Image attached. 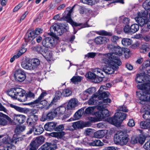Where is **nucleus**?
Segmentation results:
<instances>
[{
	"mask_svg": "<svg viewBox=\"0 0 150 150\" xmlns=\"http://www.w3.org/2000/svg\"><path fill=\"white\" fill-rule=\"evenodd\" d=\"M109 121L111 124L115 125L121 123L120 121H119L117 117L115 116V113L113 117L110 119Z\"/></svg>",
	"mask_w": 150,
	"mask_h": 150,
	"instance_id": "nucleus-33",
	"label": "nucleus"
},
{
	"mask_svg": "<svg viewBox=\"0 0 150 150\" xmlns=\"http://www.w3.org/2000/svg\"><path fill=\"white\" fill-rule=\"evenodd\" d=\"M95 108V107H89L86 109L85 112L86 114H92Z\"/></svg>",
	"mask_w": 150,
	"mask_h": 150,
	"instance_id": "nucleus-51",
	"label": "nucleus"
},
{
	"mask_svg": "<svg viewBox=\"0 0 150 150\" xmlns=\"http://www.w3.org/2000/svg\"><path fill=\"white\" fill-rule=\"evenodd\" d=\"M56 123L54 122H51L46 123L44 126V128L47 131H51L55 128Z\"/></svg>",
	"mask_w": 150,
	"mask_h": 150,
	"instance_id": "nucleus-24",
	"label": "nucleus"
},
{
	"mask_svg": "<svg viewBox=\"0 0 150 150\" xmlns=\"http://www.w3.org/2000/svg\"><path fill=\"white\" fill-rule=\"evenodd\" d=\"M84 112V109L81 108L78 110L74 114V117L79 118L81 117Z\"/></svg>",
	"mask_w": 150,
	"mask_h": 150,
	"instance_id": "nucleus-48",
	"label": "nucleus"
},
{
	"mask_svg": "<svg viewBox=\"0 0 150 150\" xmlns=\"http://www.w3.org/2000/svg\"><path fill=\"white\" fill-rule=\"evenodd\" d=\"M149 79L146 74L142 73L137 74L135 80L136 83H141L149 80Z\"/></svg>",
	"mask_w": 150,
	"mask_h": 150,
	"instance_id": "nucleus-14",
	"label": "nucleus"
},
{
	"mask_svg": "<svg viewBox=\"0 0 150 150\" xmlns=\"http://www.w3.org/2000/svg\"><path fill=\"white\" fill-rule=\"evenodd\" d=\"M115 116L117 117L119 121L121 123L122 121L126 118L127 114L122 112H117L115 113Z\"/></svg>",
	"mask_w": 150,
	"mask_h": 150,
	"instance_id": "nucleus-29",
	"label": "nucleus"
},
{
	"mask_svg": "<svg viewBox=\"0 0 150 150\" xmlns=\"http://www.w3.org/2000/svg\"><path fill=\"white\" fill-rule=\"evenodd\" d=\"M140 48L143 50V52L145 53L149 51V45L148 43H144L141 45V47Z\"/></svg>",
	"mask_w": 150,
	"mask_h": 150,
	"instance_id": "nucleus-39",
	"label": "nucleus"
},
{
	"mask_svg": "<svg viewBox=\"0 0 150 150\" xmlns=\"http://www.w3.org/2000/svg\"><path fill=\"white\" fill-rule=\"evenodd\" d=\"M44 131V129L41 125L37 126L35 131V134L37 135L42 134Z\"/></svg>",
	"mask_w": 150,
	"mask_h": 150,
	"instance_id": "nucleus-43",
	"label": "nucleus"
},
{
	"mask_svg": "<svg viewBox=\"0 0 150 150\" xmlns=\"http://www.w3.org/2000/svg\"><path fill=\"white\" fill-rule=\"evenodd\" d=\"M87 78L93 80H94L95 81L97 82H98L97 79V77L96 76V75L95 73H93L91 72H89L87 73L85 75Z\"/></svg>",
	"mask_w": 150,
	"mask_h": 150,
	"instance_id": "nucleus-32",
	"label": "nucleus"
},
{
	"mask_svg": "<svg viewBox=\"0 0 150 150\" xmlns=\"http://www.w3.org/2000/svg\"><path fill=\"white\" fill-rule=\"evenodd\" d=\"M37 104H42V105H43V107H45L48 105V106L46 107V109H49V108L51 106H49V104H50L47 101L45 100H41L40 102V103H38Z\"/></svg>",
	"mask_w": 150,
	"mask_h": 150,
	"instance_id": "nucleus-55",
	"label": "nucleus"
},
{
	"mask_svg": "<svg viewBox=\"0 0 150 150\" xmlns=\"http://www.w3.org/2000/svg\"><path fill=\"white\" fill-rule=\"evenodd\" d=\"M44 137L42 136H40L37 137L34 141L32 142H34V144L37 146V144L39 146L42 144L44 142Z\"/></svg>",
	"mask_w": 150,
	"mask_h": 150,
	"instance_id": "nucleus-28",
	"label": "nucleus"
},
{
	"mask_svg": "<svg viewBox=\"0 0 150 150\" xmlns=\"http://www.w3.org/2000/svg\"><path fill=\"white\" fill-rule=\"evenodd\" d=\"M17 93L16 97L17 99L20 101L23 102L27 101V98L25 96V92L21 88H18L17 91Z\"/></svg>",
	"mask_w": 150,
	"mask_h": 150,
	"instance_id": "nucleus-12",
	"label": "nucleus"
},
{
	"mask_svg": "<svg viewBox=\"0 0 150 150\" xmlns=\"http://www.w3.org/2000/svg\"><path fill=\"white\" fill-rule=\"evenodd\" d=\"M123 52L124 53L125 57L126 58H127L130 56V50L129 49L124 48Z\"/></svg>",
	"mask_w": 150,
	"mask_h": 150,
	"instance_id": "nucleus-57",
	"label": "nucleus"
},
{
	"mask_svg": "<svg viewBox=\"0 0 150 150\" xmlns=\"http://www.w3.org/2000/svg\"><path fill=\"white\" fill-rule=\"evenodd\" d=\"M25 128L24 126H20L17 127L15 129V132L17 134H19L21 132L23 131Z\"/></svg>",
	"mask_w": 150,
	"mask_h": 150,
	"instance_id": "nucleus-49",
	"label": "nucleus"
},
{
	"mask_svg": "<svg viewBox=\"0 0 150 150\" xmlns=\"http://www.w3.org/2000/svg\"><path fill=\"white\" fill-rule=\"evenodd\" d=\"M35 36L33 32H31L26 35L25 40L27 42H32V43L33 44V40L35 39Z\"/></svg>",
	"mask_w": 150,
	"mask_h": 150,
	"instance_id": "nucleus-25",
	"label": "nucleus"
},
{
	"mask_svg": "<svg viewBox=\"0 0 150 150\" xmlns=\"http://www.w3.org/2000/svg\"><path fill=\"white\" fill-rule=\"evenodd\" d=\"M14 77L16 81L22 82L25 79L26 75L22 69H19L14 71Z\"/></svg>",
	"mask_w": 150,
	"mask_h": 150,
	"instance_id": "nucleus-8",
	"label": "nucleus"
},
{
	"mask_svg": "<svg viewBox=\"0 0 150 150\" xmlns=\"http://www.w3.org/2000/svg\"><path fill=\"white\" fill-rule=\"evenodd\" d=\"M129 140V135L125 131H122L118 133L117 136L114 139L115 143L121 145L126 144Z\"/></svg>",
	"mask_w": 150,
	"mask_h": 150,
	"instance_id": "nucleus-4",
	"label": "nucleus"
},
{
	"mask_svg": "<svg viewBox=\"0 0 150 150\" xmlns=\"http://www.w3.org/2000/svg\"><path fill=\"white\" fill-rule=\"evenodd\" d=\"M47 94V93L45 91L42 92L38 98L36 100L33 102V103L34 104H37V103H40L41 100H42L44 97Z\"/></svg>",
	"mask_w": 150,
	"mask_h": 150,
	"instance_id": "nucleus-34",
	"label": "nucleus"
},
{
	"mask_svg": "<svg viewBox=\"0 0 150 150\" xmlns=\"http://www.w3.org/2000/svg\"><path fill=\"white\" fill-rule=\"evenodd\" d=\"M95 115L98 121H100L104 119L101 111L96 112L95 114Z\"/></svg>",
	"mask_w": 150,
	"mask_h": 150,
	"instance_id": "nucleus-52",
	"label": "nucleus"
},
{
	"mask_svg": "<svg viewBox=\"0 0 150 150\" xmlns=\"http://www.w3.org/2000/svg\"><path fill=\"white\" fill-rule=\"evenodd\" d=\"M10 106L11 108H14L16 110L19 112L23 113L25 111L24 108L16 106L13 104H10Z\"/></svg>",
	"mask_w": 150,
	"mask_h": 150,
	"instance_id": "nucleus-41",
	"label": "nucleus"
},
{
	"mask_svg": "<svg viewBox=\"0 0 150 150\" xmlns=\"http://www.w3.org/2000/svg\"><path fill=\"white\" fill-rule=\"evenodd\" d=\"M43 150H55L57 149L56 145L51 143H46L40 147Z\"/></svg>",
	"mask_w": 150,
	"mask_h": 150,
	"instance_id": "nucleus-20",
	"label": "nucleus"
},
{
	"mask_svg": "<svg viewBox=\"0 0 150 150\" xmlns=\"http://www.w3.org/2000/svg\"><path fill=\"white\" fill-rule=\"evenodd\" d=\"M59 41V38L57 36L49 37L44 38L42 42V44L45 47L52 48Z\"/></svg>",
	"mask_w": 150,
	"mask_h": 150,
	"instance_id": "nucleus-5",
	"label": "nucleus"
},
{
	"mask_svg": "<svg viewBox=\"0 0 150 150\" xmlns=\"http://www.w3.org/2000/svg\"><path fill=\"white\" fill-rule=\"evenodd\" d=\"M102 101H100L98 102V103L100 104H103L102 105H99L98 107V109L99 110H102V109H104L106 107H107L108 105V104H106V103H110L111 100L110 99L108 98H106L105 99H102Z\"/></svg>",
	"mask_w": 150,
	"mask_h": 150,
	"instance_id": "nucleus-17",
	"label": "nucleus"
},
{
	"mask_svg": "<svg viewBox=\"0 0 150 150\" xmlns=\"http://www.w3.org/2000/svg\"><path fill=\"white\" fill-rule=\"evenodd\" d=\"M114 55L112 53H108L104 54L103 58L101 60L102 63L110 65L112 64L115 63L118 66H120L121 64V62L117 58H113Z\"/></svg>",
	"mask_w": 150,
	"mask_h": 150,
	"instance_id": "nucleus-3",
	"label": "nucleus"
},
{
	"mask_svg": "<svg viewBox=\"0 0 150 150\" xmlns=\"http://www.w3.org/2000/svg\"><path fill=\"white\" fill-rule=\"evenodd\" d=\"M103 72H104V71L102 68V69L99 68L96 69L94 70V72L95 73V74L96 75V76L97 77V79L98 82L102 81V78L104 77Z\"/></svg>",
	"mask_w": 150,
	"mask_h": 150,
	"instance_id": "nucleus-16",
	"label": "nucleus"
},
{
	"mask_svg": "<svg viewBox=\"0 0 150 150\" xmlns=\"http://www.w3.org/2000/svg\"><path fill=\"white\" fill-rule=\"evenodd\" d=\"M12 118L14 121L20 124L23 123L26 119V117L25 115L15 114H13Z\"/></svg>",
	"mask_w": 150,
	"mask_h": 150,
	"instance_id": "nucleus-13",
	"label": "nucleus"
},
{
	"mask_svg": "<svg viewBox=\"0 0 150 150\" xmlns=\"http://www.w3.org/2000/svg\"><path fill=\"white\" fill-rule=\"evenodd\" d=\"M110 65L102 66L101 67L104 72L108 74H112L114 70H116L118 69V66L115 63L112 64Z\"/></svg>",
	"mask_w": 150,
	"mask_h": 150,
	"instance_id": "nucleus-10",
	"label": "nucleus"
},
{
	"mask_svg": "<svg viewBox=\"0 0 150 150\" xmlns=\"http://www.w3.org/2000/svg\"><path fill=\"white\" fill-rule=\"evenodd\" d=\"M78 101L75 98H72L68 102L66 107L67 111L62 118L64 120L68 118L72 114V110H74L76 107L78 105Z\"/></svg>",
	"mask_w": 150,
	"mask_h": 150,
	"instance_id": "nucleus-2",
	"label": "nucleus"
},
{
	"mask_svg": "<svg viewBox=\"0 0 150 150\" xmlns=\"http://www.w3.org/2000/svg\"><path fill=\"white\" fill-rule=\"evenodd\" d=\"M72 126L75 129L81 128L82 127V122L79 121L76 122L74 123Z\"/></svg>",
	"mask_w": 150,
	"mask_h": 150,
	"instance_id": "nucleus-50",
	"label": "nucleus"
},
{
	"mask_svg": "<svg viewBox=\"0 0 150 150\" xmlns=\"http://www.w3.org/2000/svg\"><path fill=\"white\" fill-rule=\"evenodd\" d=\"M56 116L54 110L53 111H50L47 115L45 120H52Z\"/></svg>",
	"mask_w": 150,
	"mask_h": 150,
	"instance_id": "nucleus-30",
	"label": "nucleus"
},
{
	"mask_svg": "<svg viewBox=\"0 0 150 150\" xmlns=\"http://www.w3.org/2000/svg\"><path fill=\"white\" fill-rule=\"evenodd\" d=\"M143 7L146 10H150V0H146L143 4Z\"/></svg>",
	"mask_w": 150,
	"mask_h": 150,
	"instance_id": "nucleus-46",
	"label": "nucleus"
},
{
	"mask_svg": "<svg viewBox=\"0 0 150 150\" xmlns=\"http://www.w3.org/2000/svg\"><path fill=\"white\" fill-rule=\"evenodd\" d=\"M97 53L95 52H89L85 54V58L86 59L89 58H93L96 55Z\"/></svg>",
	"mask_w": 150,
	"mask_h": 150,
	"instance_id": "nucleus-53",
	"label": "nucleus"
},
{
	"mask_svg": "<svg viewBox=\"0 0 150 150\" xmlns=\"http://www.w3.org/2000/svg\"><path fill=\"white\" fill-rule=\"evenodd\" d=\"M44 56L47 60L50 61L52 59V53L48 52H47L46 55Z\"/></svg>",
	"mask_w": 150,
	"mask_h": 150,
	"instance_id": "nucleus-58",
	"label": "nucleus"
},
{
	"mask_svg": "<svg viewBox=\"0 0 150 150\" xmlns=\"http://www.w3.org/2000/svg\"><path fill=\"white\" fill-rule=\"evenodd\" d=\"M109 41V40L105 37L98 36L95 39V43L98 45L105 44Z\"/></svg>",
	"mask_w": 150,
	"mask_h": 150,
	"instance_id": "nucleus-18",
	"label": "nucleus"
},
{
	"mask_svg": "<svg viewBox=\"0 0 150 150\" xmlns=\"http://www.w3.org/2000/svg\"><path fill=\"white\" fill-rule=\"evenodd\" d=\"M53 136L58 138H61L65 134L64 132H54L51 134Z\"/></svg>",
	"mask_w": 150,
	"mask_h": 150,
	"instance_id": "nucleus-54",
	"label": "nucleus"
},
{
	"mask_svg": "<svg viewBox=\"0 0 150 150\" xmlns=\"http://www.w3.org/2000/svg\"><path fill=\"white\" fill-rule=\"evenodd\" d=\"M130 28L131 33H134L138 31L139 29V26L137 24H134L131 26Z\"/></svg>",
	"mask_w": 150,
	"mask_h": 150,
	"instance_id": "nucleus-38",
	"label": "nucleus"
},
{
	"mask_svg": "<svg viewBox=\"0 0 150 150\" xmlns=\"http://www.w3.org/2000/svg\"><path fill=\"white\" fill-rule=\"evenodd\" d=\"M143 147L146 150H150V140L146 142Z\"/></svg>",
	"mask_w": 150,
	"mask_h": 150,
	"instance_id": "nucleus-64",
	"label": "nucleus"
},
{
	"mask_svg": "<svg viewBox=\"0 0 150 150\" xmlns=\"http://www.w3.org/2000/svg\"><path fill=\"white\" fill-rule=\"evenodd\" d=\"M140 127L143 129H150V119L146 121H142L140 123Z\"/></svg>",
	"mask_w": 150,
	"mask_h": 150,
	"instance_id": "nucleus-27",
	"label": "nucleus"
},
{
	"mask_svg": "<svg viewBox=\"0 0 150 150\" xmlns=\"http://www.w3.org/2000/svg\"><path fill=\"white\" fill-rule=\"evenodd\" d=\"M99 0H80V2L89 5H93L98 2Z\"/></svg>",
	"mask_w": 150,
	"mask_h": 150,
	"instance_id": "nucleus-35",
	"label": "nucleus"
},
{
	"mask_svg": "<svg viewBox=\"0 0 150 150\" xmlns=\"http://www.w3.org/2000/svg\"><path fill=\"white\" fill-rule=\"evenodd\" d=\"M98 92L96 94H93V97H94L95 95L98 98L99 100H101L104 98L108 97L110 95V93L108 92Z\"/></svg>",
	"mask_w": 150,
	"mask_h": 150,
	"instance_id": "nucleus-21",
	"label": "nucleus"
},
{
	"mask_svg": "<svg viewBox=\"0 0 150 150\" xmlns=\"http://www.w3.org/2000/svg\"><path fill=\"white\" fill-rule=\"evenodd\" d=\"M22 67L24 69L30 71L33 70L30 61H24L21 63Z\"/></svg>",
	"mask_w": 150,
	"mask_h": 150,
	"instance_id": "nucleus-23",
	"label": "nucleus"
},
{
	"mask_svg": "<svg viewBox=\"0 0 150 150\" xmlns=\"http://www.w3.org/2000/svg\"><path fill=\"white\" fill-rule=\"evenodd\" d=\"M146 139L145 137L143 135H140L138 137V142L141 144H143Z\"/></svg>",
	"mask_w": 150,
	"mask_h": 150,
	"instance_id": "nucleus-56",
	"label": "nucleus"
},
{
	"mask_svg": "<svg viewBox=\"0 0 150 150\" xmlns=\"http://www.w3.org/2000/svg\"><path fill=\"white\" fill-rule=\"evenodd\" d=\"M75 6V5H74L72 7V8L69 11L67 16L65 17L63 16L62 19L70 23L73 26H81V27L79 29L87 27L86 24H83L82 23H77L74 22L71 18V13L73 12V9Z\"/></svg>",
	"mask_w": 150,
	"mask_h": 150,
	"instance_id": "nucleus-6",
	"label": "nucleus"
},
{
	"mask_svg": "<svg viewBox=\"0 0 150 150\" xmlns=\"http://www.w3.org/2000/svg\"><path fill=\"white\" fill-rule=\"evenodd\" d=\"M82 79V77L79 76H74L71 79V81L72 82L76 84L79 82H80Z\"/></svg>",
	"mask_w": 150,
	"mask_h": 150,
	"instance_id": "nucleus-40",
	"label": "nucleus"
},
{
	"mask_svg": "<svg viewBox=\"0 0 150 150\" xmlns=\"http://www.w3.org/2000/svg\"><path fill=\"white\" fill-rule=\"evenodd\" d=\"M99 32V34L101 35L111 36L112 35L111 33L103 30L100 31Z\"/></svg>",
	"mask_w": 150,
	"mask_h": 150,
	"instance_id": "nucleus-59",
	"label": "nucleus"
},
{
	"mask_svg": "<svg viewBox=\"0 0 150 150\" xmlns=\"http://www.w3.org/2000/svg\"><path fill=\"white\" fill-rule=\"evenodd\" d=\"M148 14V12L147 11L138 13L137 16L135 18V19L140 26H143L147 22Z\"/></svg>",
	"mask_w": 150,
	"mask_h": 150,
	"instance_id": "nucleus-7",
	"label": "nucleus"
},
{
	"mask_svg": "<svg viewBox=\"0 0 150 150\" xmlns=\"http://www.w3.org/2000/svg\"><path fill=\"white\" fill-rule=\"evenodd\" d=\"M7 123V121L4 118L0 117V125H6Z\"/></svg>",
	"mask_w": 150,
	"mask_h": 150,
	"instance_id": "nucleus-62",
	"label": "nucleus"
},
{
	"mask_svg": "<svg viewBox=\"0 0 150 150\" xmlns=\"http://www.w3.org/2000/svg\"><path fill=\"white\" fill-rule=\"evenodd\" d=\"M21 138L18 137L16 134H14L12 139H11L7 135L5 136L2 139V142L5 144H10L12 143L16 144L17 142L21 140Z\"/></svg>",
	"mask_w": 150,
	"mask_h": 150,
	"instance_id": "nucleus-11",
	"label": "nucleus"
},
{
	"mask_svg": "<svg viewBox=\"0 0 150 150\" xmlns=\"http://www.w3.org/2000/svg\"><path fill=\"white\" fill-rule=\"evenodd\" d=\"M105 134V133L104 130H99L95 132L94 133L93 136L95 138L100 139L104 137Z\"/></svg>",
	"mask_w": 150,
	"mask_h": 150,
	"instance_id": "nucleus-31",
	"label": "nucleus"
},
{
	"mask_svg": "<svg viewBox=\"0 0 150 150\" xmlns=\"http://www.w3.org/2000/svg\"><path fill=\"white\" fill-rule=\"evenodd\" d=\"M72 94L71 91L69 89H64L62 92V95L64 97H67L71 96Z\"/></svg>",
	"mask_w": 150,
	"mask_h": 150,
	"instance_id": "nucleus-42",
	"label": "nucleus"
},
{
	"mask_svg": "<svg viewBox=\"0 0 150 150\" xmlns=\"http://www.w3.org/2000/svg\"><path fill=\"white\" fill-rule=\"evenodd\" d=\"M130 30V27L128 25H126L124 28V32L126 33H131Z\"/></svg>",
	"mask_w": 150,
	"mask_h": 150,
	"instance_id": "nucleus-63",
	"label": "nucleus"
},
{
	"mask_svg": "<svg viewBox=\"0 0 150 150\" xmlns=\"http://www.w3.org/2000/svg\"><path fill=\"white\" fill-rule=\"evenodd\" d=\"M25 96L27 98V100L28 98H34L35 97V95L34 93L31 92H28L25 94Z\"/></svg>",
	"mask_w": 150,
	"mask_h": 150,
	"instance_id": "nucleus-60",
	"label": "nucleus"
},
{
	"mask_svg": "<svg viewBox=\"0 0 150 150\" xmlns=\"http://www.w3.org/2000/svg\"><path fill=\"white\" fill-rule=\"evenodd\" d=\"M122 43L124 45L128 46L131 44V41L129 39L124 38L122 41Z\"/></svg>",
	"mask_w": 150,
	"mask_h": 150,
	"instance_id": "nucleus-47",
	"label": "nucleus"
},
{
	"mask_svg": "<svg viewBox=\"0 0 150 150\" xmlns=\"http://www.w3.org/2000/svg\"><path fill=\"white\" fill-rule=\"evenodd\" d=\"M38 119V115H31L27 119V122L28 125L34 127V126L36 124V122Z\"/></svg>",
	"mask_w": 150,
	"mask_h": 150,
	"instance_id": "nucleus-15",
	"label": "nucleus"
},
{
	"mask_svg": "<svg viewBox=\"0 0 150 150\" xmlns=\"http://www.w3.org/2000/svg\"><path fill=\"white\" fill-rule=\"evenodd\" d=\"M54 110L56 115L59 117L62 115L64 112L66 113L67 109L64 107L60 106L54 109Z\"/></svg>",
	"mask_w": 150,
	"mask_h": 150,
	"instance_id": "nucleus-19",
	"label": "nucleus"
},
{
	"mask_svg": "<svg viewBox=\"0 0 150 150\" xmlns=\"http://www.w3.org/2000/svg\"><path fill=\"white\" fill-rule=\"evenodd\" d=\"M50 30L52 32H54L57 35H61L66 31L67 29L61 25L55 24L51 27Z\"/></svg>",
	"mask_w": 150,
	"mask_h": 150,
	"instance_id": "nucleus-9",
	"label": "nucleus"
},
{
	"mask_svg": "<svg viewBox=\"0 0 150 150\" xmlns=\"http://www.w3.org/2000/svg\"><path fill=\"white\" fill-rule=\"evenodd\" d=\"M137 87L140 90L137 92V95L138 98L142 101H150V93H149V88H146L145 84L139 85Z\"/></svg>",
	"mask_w": 150,
	"mask_h": 150,
	"instance_id": "nucleus-1",
	"label": "nucleus"
},
{
	"mask_svg": "<svg viewBox=\"0 0 150 150\" xmlns=\"http://www.w3.org/2000/svg\"><path fill=\"white\" fill-rule=\"evenodd\" d=\"M30 61L33 70H35L38 67L40 64V61L38 59L35 58L32 59Z\"/></svg>",
	"mask_w": 150,
	"mask_h": 150,
	"instance_id": "nucleus-26",
	"label": "nucleus"
},
{
	"mask_svg": "<svg viewBox=\"0 0 150 150\" xmlns=\"http://www.w3.org/2000/svg\"><path fill=\"white\" fill-rule=\"evenodd\" d=\"M95 91L96 88H90L86 90L83 92V94L84 96H86L87 97L89 94H91L94 93Z\"/></svg>",
	"mask_w": 150,
	"mask_h": 150,
	"instance_id": "nucleus-37",
	"label": "nucleus"
},
{
	"mask_svg": "<svg viewBox=\"0 0 150 150\" xmlns=\"http://www.w3.org/2000/svg\"><path fill=\"white\" fill-rule=\"evenodd\" d=\"M104 118L106 117H108L109 115V111L107 109H105L101 111Z\"/></svg>",
	"mask_w": 150,
	"mask_h": 150,
	"instance_id": "nucleus-61",
	"label": "nucleus"
},
{
	"mask_svg": "<svg viewBox=\"0 0 150 150\" xmlns=\"http://www.w3.org/2000/svg\"><path fill=\"white\" fill-rule=\"evenodd\" d=\"M33 49L36 51L38 53L42 54L45 52V51L42 47L38 45L36 47H34L33 48Z\"/></svg>",
	"mask_w": 150,
	"mask_h": 150,
	"instance_id": "nucleus-44",
	"label": "nucleus"
},
{
	"mask_svg": "<svg viewBox=\"0 0 150 150\" xmlns=\"http://www.w3.org/2000/svg\"><path fill=\"white\" fill-rule=\"evenodd\" d=\"M34 143V142H31L29 146L27 147L25 150H36L38 148V147Z\"/></svg>",
	"mask_w": 150,
	"mask_h": 150,
	"instance_id": "nucleus-45",
	"label": "nucleus"
},
{
	"mask_svg": "<svg viewBox=\"0 0 150 150\" xmlns=\"http://www.w3.org/2000/svg\"><path fill=\"white\" fill-rule=\"evenodd\" d=\"M18 88H15L11 89V90L8 92V95L10 96L12 98L16 99L17 98L16 97L17 93V91Z\"/></svg>",
	"mask_w": 150,
	"mask_h": 150,
	"instance_id": "nucleus-36",
	"label": "nucleus"
},
{
	"mask_svg": "<svg viewBox=\"0 0 150 150\" xmlns=\"http://www.w3.org/2000/svg\"><path fill=\"white\" fill-rule=\"evenodd\" d=\"M124 48L122 49L119 46H117L114 51L113 52L110 53H112L114 55V57H113V58L115 59V58H117L120 60L118 57L115 56V55H118L119 56L122 55L124 52Z\"/></svg>",
	"mask_w": 150,
	"mask_h": 150,
	"instance_id": "nucleus-22",
	"label": "nucleus"
}]
</instances>
